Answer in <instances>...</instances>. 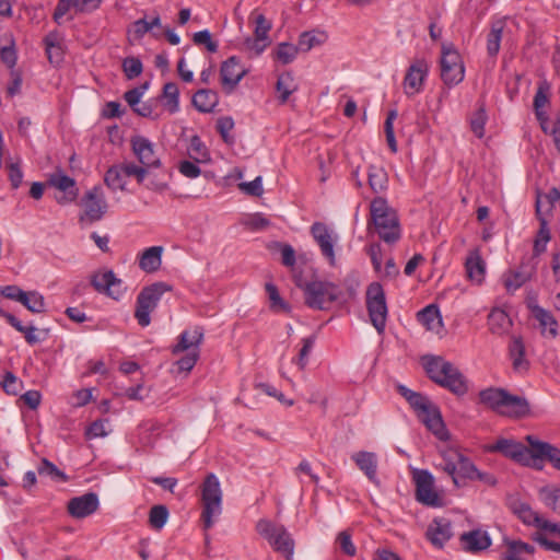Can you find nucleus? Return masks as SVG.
Returning a JSON list of instances; mask_svg holds the SVG:
<instances>
[{
  "mask_svg": "<svg viewBox=\"0 0 560 560\" xmlns=\"http://www.w3.org/2000/svg\"><path fill=\"white\" fill-rule=\"evenodd\" d=\"M172 288L164 282H155L144 287L137 296L135 317L141 327H147L151 323L150 314L158 306L162 295L171 291Z\"/></svg>",
  "mask_w": 560,
  "mask_h": 560,
  "instance_id": "6",
  "label": "nucleus"
},
{
  "mask_svg": "<svg viewBox=\"0 0 560 560\" xmlns=\"http://www.w3.org/2000/svg\"><path fill=\"white\" fill-rule=\"evenodd\" d=\"M421 365L433 383L455 396L462 397L468 393L469 386L466 376L451 361L441 355L425 354L421 357Z\"/></svg>",
  "mask_w": 560,
  "mask_h": 560,
  "instance_id": "1",
  "label": "nucleus"
},
{
  "mask_svg": "<svg viewBox=\"0 0 560 560\" xmlns=\"http://www.w3.org/2000/svg\"><path fill=\"white\" fill-rule=\"evenodd\" d=\"M163 106L165 109L175 114L179 110V90L176 83L167 82L162 90Z\"/></svg>",
  "mask_w": 560,
  "mask_h": 560,
  "instance_id": "42",
  "label": "nucleus"
},
{
  "mask_svg": "<svg viewBox=\"0 0 560 560\" xmlns=\"http://www.w3.org/2000/svg\"><path fill=\"white\" fill-rule=\"evenodd\" d=\"M315 343V336H308L302 339V348L299 352L298 358L294 362L298 364L300 370H304L308 362V355L312 352V349Z\"/></svg>",
  "mask_w": 560,
  "mask_h": 560,
  "instance_id": "55",
  "label": "nucleus"
},
{
  "mask_svg": "<svg viewBox=\"0 0 560 560\" xmlns=\"http://www.w3.org/2000/svg\"><path fill=\"white\" fill-rule=\"evenodd\" d=\"M19 302L32 313H44L46 310L44 296L37 291H24V298Z\"/></svg>",
  "mask_w": 560,
  "mask_h": 560,
  "instance_id": "46",
  "label": "nucleus"
},
{
  "mask_svg": "<svg viewBox=\"0 0 560 560\" xmlns=\"http://www.w3.org/2000/svg\"><path fill=\"white\" fill-rule=\"evenodd\" d=\"M418 419L431 431L439 440L447 441L450 433L442 419L439 407L433 404L428 411H423L418 416Z\"/></svg>",
  "mask_w": 560,
  "mask_h": 560,
  "instance_id": "23",
  "label": "nucleus"
},
{
  "mask_svg": "<svg viewBox=\"0 0 560 560\" xmlns=\"http://www.w3.org/2000/svg\"><path fill=\"white\" fill-rule=\"evenodd\" d=\"M418 322L428 330L438 331L442 327V317L436 305L430 304L417 313Z\"/></svg>",
  "mask_w": 560,
  "mask_h": 560,
  "instance_id": "37",
  "label": "nucleus"
},
{
  "mask_svg": "<svg viewBox=\"0 0 560 560\" xmlns=\"http://www.w3.org/2000/svg\"><path fill=\"white\" fill-rule=\"evenodd\" d=\"M366 308L371 324L378 334H383L387 320V303L384 289L381 283L373 282L366 290Z\"/></svg>",
  "mask_w": 560,
  "mask_h": 560,
  "instance_id": "7",
  "label": "nucleus"
},
{
  "mask_svg": "<svg viewBox=\"0 0 560 560\" xmlns=\"http://www.w3.org/2000/svg\"><path fill=\"white\" fill-rule=\"evenodd\" d=\"M311 233L319 246L322 255L328 260L329 265L334 267L336 265L334 245L337 241V236H332L327 225L322 222L313 223Z\"/></svg>",
  "mask_w": 560,
  "mask_h": 560,
  "instance_id": "18",
  "label": "nucleus"
},
{
  "mask_svg": "<svg viewBox=\"0 0 560 560\" xmlns=\"http://www.w3.org/2000/svg\"><path fill=\"white\" fill-rule=\"evenodd\" d=\"M397 392L408 401L410 407L416 412L417 417L423 411H428V408H430L433 405V402L428 396L419 392H413L406 387L405 385H397Z\"/></svg>",
  "mask_w": 560,
  "mask_h": 560,
  "instance_id": "32",
  "label": "nucleus"
},
{
  "mask_svg": "<svg viewBox=\"0 0 560 560\" xmlns=\"http://www.w3.org/2000/svg\"><path fill=\"white\" fill-rule=\"evenodd\" d=\"M465 68L462 57L454 48H443L441 57V78L448 85H457L464 80Z\"/></svg>",
  "mask_w": 560,
  "mask_h": 560,
  "instance_id": "9",
  "label": "nucleus"
},
{
  "mask_svg": "<svg viewBox=\"0 0 560 560\" xmlns=\"http://www.w3.org/2000/svg\"><path fill=\"white\" fill-rule=\"evenodd\" d=\"M202 341L203 329L201 327H195L192 330H184L178 337V342L172 348V353L178 354L185 351L200 350Z\"/></svg>",
  "mask_w": 560,
  "mask_h": 560,
  "instance_id": "28",
  "label": "nucleus"
},
{
  "mask_svg": "<svg viewBox=\"0 0 560 560\" xmlns=\"http://www.w3.org/2000/svg\"><path fill=\"white\" fill-rule=\"evenodd\" d=\"M322 39H319L314 32H304L299 37V48L303 51H308L313 47L320 45Z\"/></svg>",
  "mask_w": 560,
  "mask_h": 560,
  "instance_id": "64",
  "label": "nucleus"
},
{
  "mask_svg": "<svg viewBox=\"0 0 560 560\" xmlns=\"http://www.w3.org/2000/svg\"><path fill=\"white\" fill-rule=\"evenodd\" d=\"M299 49V45L295 46L291 43H280L277 46L273 56L282 65H288L296 58Z\"/></svg>",
  "mask_w": 560,
  "mask_h": 560,
  "instance_id": "49",
  "label": "nucleus"
},
{
  "mask_svg": "<svg viewBox=\"0 0 560 560\" xmlns=\"http://www.w3.org/2000/svg\"><path fill=\"white\" fill-rule=\"evenodd\" d=\"M505 24L502 20H498L491 24L490 32L487 36V52L490 57H495L500 51V44Z\"/></svg>",
  "mask_w": 560,
  "mask_h": 560,
  "instance_id": "41",
  "label": "nucleus"
},
{
  "mask_svg": "<svg viewBox=\"0 0 560 560\" xmlns=\"http://www.w3.org/2000/svg\"><path fill=\"white\" fill-rule=\"evenodd\" d=\"M458 540L460 548L471 555H478L492 545V539L488 532L479 528L463 533Z\"/></svg>",
  "mask_w": 560,
  "mask_h": 560,
  "instance_id": "19",
  "label": "nucleus"
},
{
  "mask_svg": "<svg viewBox=\"0 0 560 560\" xmlns=\"http://www.w3.org/2000/svg\"><path fill=\"white\" fill-rule=\"evenodd\" d=\"M168 518V510L165 505H153L149 512V524L153 529L160 530Z\"/></svg>",
  "mask_w": 560,
  "mask_h": 560,
  "instance_id": "50",
  "label": "nucleus"
},
{
  "mask_svg": "<svg viewBox=\"0 0 560 560\" xmlns=\"http://www.w3.org/2000/svg\"><path fill=\"white\" fill-rule=\"evenodd\" d=\"M82 202L85 210L84 215L80 218L81 221L84 220L85 218L91 223L100 221L106 212L107 203L98 187H94L91 190L86 191L85 196L82 199Z\"/></svg>",
  "mask_w": 560,
  "mask_h": 560,
  "instance_id": "17",
  "label": "nucleus"
},
{
  "mask_svg": "<svg viewBox=\"0 0 560 560\" xmlns=\"http://www.w3.org/2000/svg\"><path fill=\"white\" fill-rule=\"evenodd\" d=\"M550 230L548 228L547 221L545 219H540V226L537 232V235L534 241L533 255L534 257L540 256L546 252L547 244L550 241Z\"/></svg>",
  "mask_w": 560,
  "mask_h": 560,
  "instance_id": "47",
  "label": "nucleus"
},
{
  "mask_svg": "<svg viewBox=\"0 0 560 560\" xmlns=\"http://www.w3.org/2000/svg\"><path fill=\"white\" fill-rule=\"evenodd\" d=\"M200 502L202 506L201 521L203 529H210L215 518L222 513V489L219 478L213 474H208L200 485Z\"/></svg>",
  "mask_w": 560,
  "mask_h": 560,
  "instance_id": "4",
  "label": "nucleus"
},
{
  "mask_svg": "<svg viewBox=\"0 0 560 560\" xmlns=\"http://www.w3.org/2000/svg\"><path fill=\"white\" fill-rule=\"evenodd\" d=\"M443 463L439 466L448 476L452 477L453 482L457 485V458H459V451L455 448H447L441 453Z\"/></svg>",
  "mask_w": 560,
  "mask_h": 560,
  "instance_id": "44",
  "label": "nucleus"
},
{
  "mask_svg": "<svg viewBox=\"0 0 560 560\" xmlns=\"http://www.w3.org/2000/svg\"><path fill=\"white\" fill-rule=\"evenodd\" d=\"M368 232L375 233L380 240L388 245L397 243L401 237L398 214L388 205L387 200L381 196L375 197L370 203Z\"/></svg>",
  "mask_w": 560,
  "mask_h": 560,
  "instance_id": "2",
  "label": "nucleus"
},
{
  "mask_svg": "<svg viewBox=\"0 0 560 560\" xmlns=\"http://www.w3.org/2000/svg\"><path fill=\"white\" fill-rule=\"evenodd\" d=\"M256 532L268 541L275 552L285 560H293L295 540L284 525L261 518L256 523Z\"/></svg>",
  "mask_w": 560,
  "mask_h": 560,
  "instance_id": "5",
  "label": "nucleus"
},
{
  "mask_svg": "<svg viewBox=\"0 0 560 560\" xmlns=\"http://www.w3.org/2000/svg\"><path fill=\"white\" fill-rule=\"evenodd\" d=\"M194 107L200 113H210L218 103V95L211 90L197 91L191 100Z\"/></svg>",
  "mask_w": 560,
  "mask_h": 560,
  "instance_id": "39",
  "label": "nucleus"
},
{
  "mask_svg": "<svg viewBox=\"0 0 560 560\" xmlns=\"http://www.w3.org/2000/svg\"><path fill=\"white\" fill-rule=\"evenodd\" d=\"M479 400L493 411L509 417L522 418L530 411L524 397L512 395L504 388H486L479 393Z\"/></svg>",
  "mask_w": 560,
  "mask_h": 560,
  "instance_id": "3",
  "label": "nucleus"
},
{
  "mask_svg": "<svg viewBox=\"0 0 560 560\" xmlns=\"http://www.w3.org/2000/svg\"><path fill=\"white\" fill-rule=\"evenodd\" d=\"M91 285L98 293L105 294L114 300H119L125 292L122 281L116 277L113 270L92 275Z\"/></svg>",
  "mask_w": 560,
  "mask_h": 560,
  "instance_id": "13",
  "label": "nucleus"
},
{
  "mask_svg": "<svg viewBox=\"0 0 560 560\" xmlns=\"http://www.w3.org/2000/svg\"><path fill=\"white\" fill-rule=\"evenodd\" d=\"M509 508L525 525L534 526L542 530V524L547 522V520L539 516L528 503L514 498L509 501Z\"/></svg>",
  "mask_w": 560,
  "mask_h": 560,
  "instance_id": "25",
  "label": "nucleus"
},
{
  "mask_svg": "<svg viewBox=\"0 0 560 560\" xmlns=\"http://www.w3.org/2000/svg\"><path fill=\"white\" fill-rule=\"evenodd\" d=\"M192 42L196 45H205L207 50L215 52L218 50V44L212 40L211 34L208 30L199 31L194 34Z\"/></svg>",
  "mask_w": 560,
  "mask_h": 560,
  "instance_id": "61",
  "label": "nucleus"
},
{
  "mask_svg": "<svg viewBox=\"0 0 560 560\" xmlns=\"http://www.w3.org/2000/svg\"><path fill=\"white\" fill-rule=\"evenodd\" d=\"M247 70L241 65L236 56L228 58L221 66L220 74L223 86L233 90L246 75Z\"/></svg>",
  "mask_w": 560,
  "mask_h": 560,
  "instance_id": "24",
  "label": "nucleus"
},
{
  "mask_svg": "<svg viewBox=\"0 0 560 560\" xmlns=\"http://www.w3.org/2000/svg\"><path fill=\"white\" fill-rule=\"evenodd\" d=\"M7 394L18 395L22 389V382L10 371L5 372L1 382Z\"/></svg>",
  "mask_w": 560,
  "mask_h": 560,
  "instance_id": "59",
  "label": "nucleus"
},
{
  "mask_svg": "<svg viewBox=\"0 0 560 560\" xmlns=\"http://www.w3.org/2000/svg\"><path fill=\"white\" fill-rule=\"evenodd\" d=\"M526 348L522 337L513 336L509 345V355L515 372L525 373L529 370V361L525 357Z\"/></svg>",
  "mask_w": 560,
  "mask_h": 560,
  "instance_id": "29",
  "label": "nucleus"
},
{
  "mask_svg": "<svg viewBox=\"0 0 560 560\" xmlns=\"http://www.w3.org/2000/svg\"><path fill=\"white\" fill-rule=\"evenodd\" d=\"M100 500L95 492H88L69 500L67 511L74 518H84L98 510Z\"/></svg>",
  "mask_w": 560,
  "mask_h": 560,
  "instance_id": "15",
  "label": "nucleus"
},
{
  "mask_svg": "<svg viewBox=\"0 0 560 560\" xmlns=\"http://www.w3.org/2000/svg\"><path fill=\"white\" fill-rule=\"evenodd\" d=\"M8 323L14 328L16 329L19 332L23 334L24 335V338H25V341L30 345V346H34L36 343H39L42 342L48 330H43L44 332V336L40 337L39 334H36L38 331V329L33 326V325H28V326H25L22 324V322L15 317V316H9L8 317Z\"/></svg>",
  "mask_w": 560,
  "mask_h": 560,
  "instance_id": "38",
  "label": "nucleus"
},
{
  "mask_svg": "<svg viewBox=\"0 0 560 560\" xmlns=\"http://www.w3.org/2000/svg\"><path fill=\"white\" fill-rule=\"evenodd\" d=\"M186 352L187 353L185 355H183L180 359H178L175 364L177 365L179 372L188 373L196 365V363L199 359V355H200V350L186 351Z\"/></svg>",
  "mask_w": 560,
  "mask_h": 560,
  "instance_id": "58",
  "label": "nucleus"
},
{
  "mask_svg": "<svg viewBox=\"0 0 560 560\" xmlns=\"http://www.w3.org/2000/svg\"><path fill=\"white\" fill-rule=\"evenodd\" d=\"M488 453H500L517 463L525 464L532 457V446L526 447L520 442L510 439H499L495 443L487 445Z\"/></svg>",
  "mask_w": 560,
  "mask_h": 560,
  "instance_id": "12",
  "label": "nucleus"
},
{
  "mask_svg": "<svg viewBox=\"0 0 560 560\" xmlns=\"http://www.w3.org/2000/svg\"><path fill=\"white\" fill-rule=\"evenodd\" d=\"M512 325V319L502 308L495 307L488 315V328L493 335L503 336L508 334Z\"/></svg>",
  "mask_w": 560,
  "mask_h": 560,
  "instance_id": "33",
  "label": "nucleus"
},
{
  "mask_svg": "<svg viewBox=\"0 0 560 560\" xmlns=\"http://www.w3.org/2000/svg\"><path fill=\"white\" fill-rule=\"evenodd\" d=\"M162 246H152L142 252L139 258V267L145 272L156 271L162 264Z\"/></svg>",
  "mask_w": 560,
  "mask_h": 560,
  "instance_id": "35",
  "label": "nucleus"
},
{
  "mask_svg": "<svg viewBox=\"0 0 560 560\" xmlns=\"http://www.w3.org/2000/svg\"><path fill=\"white\" fill-rule=\"evenodd\" d=\"M351 459L371 482L380 486V479L377 477V456L375 453L360 451L354 453Z\"/></svg>",
  "mask_w": 560,
  "mask_h": 560,
  "instance_id": "26",
  "label": "nucleus"
},
{
  "mask_svg": "<svg viewBox=\"0 0 560 560\" xmlns=\"http://www.w3.org/2000/svg\"><path fill=\"white\" fill-rule=\"evenodd\" d=\"M368 180L374 194H382L388 188V174L382 166L370 165L368 167Z\"/></svg>",
  "mask_w": 560,
  "mask_h": 560,
  "instance_id": "36",
  "label": "nucleus"
},
{
  "mask_svg": "<svg viewBox=\"0 0 560 560\" xmlns=\"http://www.w3.org/2000/svg\"><path fill=\"white\" fill-rule=\"evenodd\" d=\"M265 289L270 301V308L272 311L285 313L290 311V306L282 300V298L279 294L278 288L273 283H266Z\"/></svg>",
  "mask_w": 560,
  "mask_h": 560,
  "instance_id": "52",
  "label": "nucleus"
},
{
  "mask_svg": "<svg viewBox=\"0 0 560 560\" xmlns=\"http://www.w3.org/2000/svg\"><path fill=\"white\" fill-rule=\"evenodd\" d=\"M457 485H459L458 479H483L486 477L485 472H480L475 464L466 457L463 453L459 452V458H457Z\"/></svg>",
  "mask_w": 560,
  "mask_h": 560,
  "instance_id": "40",
  "label": "nucleus"
},
{
  "mask_svg": "<svg viewBox=\"0 0 560 560\" xmlns=\"http://www.w3.org/2000/svg\"><path fill=\"white\" fill-rule=\"evenodd\" d=\"M536 271V265L522 261L517 270H509L503 275V284L509 292H515L528 282Z\"/></svg>",
  "mask_w": 560,
  "mask_h": 560,
  "instance_id": "22",
  "label": "nucleus"
},
{
  "mask_svg": "<svg viewBox=\"0 0 560 560\" xmlns=\"http://www.w3.org/2000/svg\"><path fill=\"white\" fill-rule=\"evenodd\" d=\"M37 470L39 475H46L51 477L52 479H60L62 481L67 480L66 474L47 458L42 459Z\"/></svg>",
  "mask_w": 560,
  "mask_h": 560,
  "instance_id": "56",
  "label": "nucleus"
},
{
  "mask_svg": "<svg viewBox=\"0 0 560 560\" xmlns=\"http://www.w3.org/2000/svg\"><path fill=\"white\" fill-rule=\"evenodd\" d=\"M487 113L485 108V104H479L477 110L472 114L470 118V128L476 137L482 138L485 135V126L487 122Z\"/></svg>",
  "mask_w": 560,
  "mask_h": 560,
  "instance_id": "51",
  "label": "nucleus"
},
{
  "mask_svg": "<svg viewBox=\"0 0 560 560\" xmlns=\"http://www.w3.org/2000/svg\"><path fill=\"white\" fill-rule=\"evenodd\" d=\"M396 118H397V110L392 109L388 112L385 124H384L386 141H387V144L393 153L397 152V142H396L395 132H394V121Z\"/></svg>",
  "mask_w": 560,
  "mask_h": 560,
  "instance_id": "54",
  "label": "nucleus"
},
{
  "mask_svg": "<svg viewBox=\"0 0 560 560\" xmlns=\"http://www.w3.org/2000/svg\"><path fill=\"white\" fill-rule=\"evenodd\" d=\"M102 0H58L52 19L57 24H61L62 18L73 9L75 13H86L100 7Z\"/></svg>",
  "mask_w": 560,
  "mask_h": 560,
  "instance_id": "21",
  "label": "nucleus"
},
{
  "mask_svg": "<svg viewBox=\"0 0 560 560\" xmlns=\"http://www.w3.org/2000/svg\"><path fill=\"white\" fill-rule=\"evenodd\" d=\"M416 483V499L428 506H440L441 498L434 489V478L431 472L424 469L416 470L413 474Z\"/></svg>",
  "mask_w": 560,
  "mask_h": 560,
  "instance_id": "10",
  "label": "nucleus"
},
{
  "mask_svg": "<svg viewBox=\"0 0 560 560\" xmlns=\"http://www.w3.org/2000/svg\"><path fill=\"white\" fill-rule=\"evenodd\" d=\"M506 550L502 553V560H525V556L535 552V547L522 540H505Z\"/></svg>",
  "mask_w": 560,
  "mask_h": 560,
  "instance_id": "34",
  "label": "nucleus"
},
{
  "mask_svg": "<svg viewBox=\"0 0 560 560\" xmlns=\"http://www.w3.org/2000/svg\"><path fill=\"white\" fill-rule=\"evenodd\" d=\"M107 423H108L107 419H98V420H95L94 422H92L85 431L86 438L92 440V439H96V438L106 436L108 434V432L106 431Z\"/></svg>",
  "mask_w": 560,
  "mask_h": 560,
  "instance_id": "60",
  "label": "nucleus"
},
{
  "mask_svg": "<svg viewBox=\"0 0 560 560\" xmlns=\"http://www.w3.org/2000/svg\"><path fill=\"white\" fill-rule=\"evenodd\" d=\"M529 446H532V457L548 459L552 466L560 470V450L549 443L538 441L532 435L526 438Z\"/></svg>",
  "mask_w": 560,
  "mask_h": 560,
  "instance_id": "27",
  "label": "nucleus"
},
{
  "mask_svg": "<svg viewBox=\"0 0 560 560\" xmlns=\"http://www.w3.org/2000/svg\"><path fill=\"white\" fill-rule=\"evenodd\" d=\"M453 536L452 522L446 517H435L425 532V538L438 549H443Z\"/></svg>",
  "mask_w": 560,
  "mask_h": 560,
  "instance_id": "16",
  "label": "nucleus"
},
{
  "mask_svg": "<svg viewBox=\"0 0 560 560\" xmlns=\"http://www.w3.org/2000/svg\"><path fill=\"white\" fill-rule=\"evenodd\" d=\"M125 178L121 165H113L105 173L104 182L113 190H122L126 185Z\"/></svg>",
  "mask_w": 560,
  "mask_h": 560,
  "instance_id": "45",
  "label": "nucleus"
},
{
  "mask_svg": "<svg viewBox=\"0 0 560 560\" xmlns=\"http://www.w3.org/2000/svg\"><path fill=\"white\" fill-rule=\"evenodd\" d=\"M533 315L539 324L542 337L549 339H556L558 337V322L550 311L536 305L533 307Z\"/></svg>",
  "mask_w": 560,
  "mask_h": 560,
  "instance_id": "30",
  "label": "nucleus"
},
{
  "mask_svg": "<svg viewBox=\"0 0 560 560\" xmlns=\"http://www.w3.org/2000/svg\"><path fill=\"white\" fill-rule=\"evenodd\" d=\"M429 73L427 60L420 58L411 62L404 78V91L407 96L419 94L423 90L424 81Z\"/></svg>",
  "mask_w": 560,
  "mask_h": 560,
  "instance_id": "11",
  "label": "nucleus"
},
{
  "mask_svg": "<svg viewBox=\"0 0 560 560\" xmlns=\"http://www.w3.org/2000/svg\"><path fill=\"white\" fill-rule=\"evenodd\" d=\"M122 69L128 79H135L142 73L143 66L139 58L127 57L122 61Z\"/></svg>",
  "mask_w": 560,
  "mask_h": 560,
  "instance_id": "57",
  "label": "nucleus"
},
{
  "mask_svg": "<svg viewBox=\"0 0 560 560\" xmlns=\"http://www.w3.org/2000/svg\"><path fill=\"white\" fill-rule=\"evenodd\" d=\"M337 542L340 546L341 551L349 556L353 557L357 553V548L352 542L351 535L348 530H342L337 536Z\"/></svg>",
  "mask_w": 560,
  "mask_h": 560,
  "instance_id": "62",
  "label": "nucleus"
},
{
  "mask_svg": "<svg viewBox=\"0 0 560 560\" xmlns=\"http://www.w3.org/2000/svg\"><path fill=\"white\" fill-rule=\"evenodd\" d=\"M276 89L279 92V102L281 104L287 103L290 95L298 90V85L294 82V78L291 72L281 73L278 77Z\"/></svg>",
  "mask_w": 560,
  "mask_h": 560,
  "instance_id": "43",
  "label": "nucleus"
},
{
  "mask_svg": "<svg viewBox=\"0 0 560 560\" xmlns=\"http://www.w3.org/2000/svg\"><path fill=\"white\" fill-rule=\"evenodd\" d=\"M550 103V84L544 80L538 83L536 94L534 96V110L542 109Z\"/></svg>",
  "mask_w": 560,
  "mask_h": 560,
  "instance_id": "53",
  "label": "nucleus"
},
{
  "mask_svg": "<svg viewBox=\"0 0 560 560\" xmlns=\"http://www.w3.org/2000/svg\"><path fill=\"white\" fill-rule=\"evenodd\" d=\"M305 303L316 310H325L340 295L339 288L326 281H312L304 289Z\"/></svg>",
  "mask_w": 560,
  "mask_h": 560,
  "instance_id": "8",
  "label": "nucleus"
},
{
  "mask_svg": "<svg viewBox=\"0 0 560 560\" xmlns=\"http://www.w3.org/2000/svg\"><path fill=\"white\" fill-rule=\"evenodd\" d=\"M270 30L271 23L265 18L264 14H257L255 18V36L258 39H268V33Z\"/></svg>",
  "mask_w": 560,
  "mask_h": 560,
  "instance_id": "63",
  "label": "nucleus"
},
{
  "mask_svg": "<svg viewBox=\"0 0 560 560\" xmlns=\"http://www.w3.org/2000/svg\"><path fill=\"white\" fill-rule=\"evenodd\" d=\"M465 269L469 280L477 283L482 282L486 273V264L478 248L469 252L465 261Z\"/></svg>",
  "mask_w": 560,
  "mask_h": 560,
  "instance_id": "31",
  "label": "nucleus"
},
{
  "mask_svg": "<svg viewBox=\"0 0 560 560\" xmlns=\"http://www.w3.org/2000/svg\"><path fill=\"white\" fill-rule=\"evenodd\" d=\"M131 148L138 161L148 170L160 166V158L156 155L151 141L142 136L131 139Z\"/></svg>",
  "mask_w": 560,
  "mask_h": 560,
  "instance_id": "20",
  "label": "nucleus"
},
{
  "mask_svg": "<svg viewBox=\"0 0 560 560\" xmlns=\"http://www.w3.org/2000/svg\"><path fill=\"white\" fill-rule=\"evenodd\" d=\"M539 498L547 508L560 514V488L544 487L539 490Z\"/></svg>",
  "mask_w": 560,
  "mask_h": 560,
  "instance_id": "48",
  "label": "nucleus"
},
{
  "mask_svg": "<svg viewBox=\"0 0 560 560\" xmlns=\"http://www.w3.org/2000/svg\"><path fill=\"white\" fill-rule=\"evenodd\" d=\"M47 185L62 192V196L56 197L60 205L72 202L78 197L79 189L75 180L59 168L49 175Z\"/></svg>",
  "mask_w": 560,
  "mask_h": 560,
  "instance_id": "14",
  "label": "nucleus"
}]
</instances>
